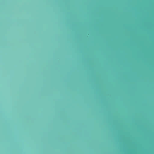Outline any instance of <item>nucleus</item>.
Here are the masks:
<instances>
[{
  "instance_id": "f257e3e1",
  "label": "nucleus",
  "mask_w": 154,
  "mask_h": 154,
  "mask_svg": "<svg viewBox=\"0 0 154 154\" xmlns=\"http://www.w3.org/2000/svg\"><path fill=\"white\" fill-rule=\"evenodd\" d=\"M117 136H133V135H116ZM141 136H154V135H140Z\"/></svg>"
},
{
  "instance_id": "f03ea898",
  "label": "nucleus",
  "mask_w": 154,
  "mask_h": 154,
  "mask_svg": "<svg viewBox=\"0 0 154 154\" xmlns=\"http://www.w3.org/2000/svg\"><path fill=\"white\" fill-rule=\"evenodd\" d=\"M118 135H119V134H118Z\"/></svg>"
},
{
  "instance_id": "7ed1b4c3",
  "label": "nucleus",
  "mask_w": 154,
  "mask_h": 154,
  "mask_svg": "<svg viewBox=\"0 0 154 154\" xmlns=\"http://www.w3.org/2000/svg\"><path fill=\"white\" fill-rule=\"evenodd\" d=\"M140 135H141V134H140Z\"/></svg>"
}]
</instances>
